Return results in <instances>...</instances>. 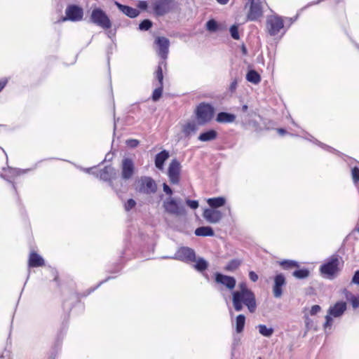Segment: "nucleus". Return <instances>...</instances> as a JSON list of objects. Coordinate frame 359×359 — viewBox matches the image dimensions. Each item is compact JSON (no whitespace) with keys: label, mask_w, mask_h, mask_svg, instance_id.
I'll return each instance as SVG.
<instances>
[{"label":"nucleus","mask_w":359,"mask_h":359,"mask_svg":"<svg viewBox=\"0 0 359 359\" xmlns=\"http://www.w3.org/2000/svg\"><path fill=\"white\" fill-rule=\"evenodd\" d=\"M249 278L252 282H256L258 280V276L254 271H250L249 273Z\"/></svg>","instance_id":"nucleus-46"},{"label":"nucleus","mask_w":359,"mask_h":359,"mask_svg":"<svg viewBox=\"0 0 359 359\" xmlns=\"http://www.w3.org/2000/svg\"><path fill=\"white\" fill-rule=\"evenodd\" d=\"M210 208L217 209L224 205L226 199L224 197L211 198L207 201Z\"/></svg>","instance_id":"nucleus-26"},{"label":"nucleus","mask_w":359,"mask_h":359,"mask_svg":"<svg viewBox=\"0 0 359 359\" xmlns=\"http://www.w3.org/2000/svg\"><path fill=\"white\" fill-rule=\"evenodd\" d=\"M156 77L158 81L159 86L157 87L153 92L152 100L154 102H156L160 99V97L162 95V93H163V71H162V68H161V65H159L158 67V69L156 72Z\"/></svg>","instance_id":"nucleus-19"},{"label":"nucleus","mask_w":359,"mask_h":359,"mask_svg":"<svg viewBox=\"0 0 359 359\" xmlns=\"http://www.w3.org/2000/svg\"><path fill=\"white\" fill-rule=\"evenodd\" d=\"M152 26V22L149 20H144L140 25L139 29L140 30H148Z\"/></svg>","instance_id":"nucleus-38"},{"label":"nucleus","mask_w":359,"mask_h":359,"mask_svg":"<svg viewBox=\"0 0 359 359\" xmlns=\"http://www.w3.org/2000/svg\"><path fill=\"white\" fill-rule=\"evenodd\" d=\"M128 144L132 147H136L139 144V142L137 140H130Z\"/></svg>","instance_id":"nucleus-49"},{"label":"nucleus","mask_w":359,"mask_h":359,"mask_svg":"<svg viewBox=\"0 0 359 359\" xmlns=\"http://www.w3.org/2000/svg\"><path fill=\"white\" fill-rule=\"evenodd\" d=\"M135 189L141 194H151L156 191L157 185L151 177L144 176L137 181Z\"/></svg>","instance_id":"nucleus-5"},{"label":"nucleus","mask_w":359,"mask_h":359,"mask_svg":"<svg viewBox=\"0 0 359 359\" xmlns=\"http://www.w3.org/2000/svg\"><path fill=\"white\" fill-rule=\"evenodd\" d=\"M169 158V153L163 150L158 153L155 158V165L159 170H163L165 161Z\"/></svg>","instance_id":"nucleus-21"},{"label":"nucleus","mask_w":359,"mask_h":359,"mask_svg":"<svg viewBox=\"0 0 359 359\" xmlns=\"http://www.w3.org/2000/svg\"><path fill=\"white\" fill-rule=\"evenodd\" d=\"M136 205V202L135 200L130 198L127 201V202L124 205V208L126 211H129L133 209Z\"/></svg>","instance_id":"nucleus-40"},{"label":"nucleus","mask_w":359,"mask_h":359,"mask_svg":"<svg viewBox=\"0 0 359 359\" xmlns=\"http://www.w3.org/2000/svg\"><path fill=\"white\" fill-rule=\"evenodd\" d=\"M194 262H196V264L194 265V267L198 271L202 272L208 266V263L203 258L200 257L197 259H195Z\"/></svg>","instance_id":"nucleus-32"},{"label":"nucleus","mask_w":359,"mask_h":359,"mask_svg":"<svg viewBox=\"0 0 359 359\" xmlns=\"http://www.w3.org/2000/svg\"><path fill=\"white\" fill-rule=\"evenodd\" d=\"M44 264L43 259L36 252H31L29 258V267H38Z\"/></svg>","instance_id":"nucleus-22"},{"label":"nucleus","mask_w":359,"mask_h":359,"mask_svg":"<svg viewBox=\"0 0 359 359\" xmlns=\"http://www.w3.org/2000/svg\"><path fill=\"white\" fill-rule=\"evenodd\" d=\"M259 332L264 337H270L273 333L272 327H268L265 325L260 324L257 326Z\"/></svg>","instance_id":"nucleus-33"},{"label":"nucleus","mask_w":359,"mask_h":359,"mask_svg":"<svg viewBox=\"0 0 359 359\" xmlns=\"http://www.w3.org/2000/svg\"><path fill=\"white\" fill-rule=\"evenodd\" d=\"M198 126L194 121H190L187 122L182 126V132L186 136H189L196 132Z\"/></svg>","instance_id":"nucleus-24"},{"label":"nucleus","mask_w":359,"mask_h":359,"mask_svg":"<svg viewBox=\"0 0 359 359\" xmlns=\"http://www.w3.org/2000/svg\"><path fill=\"white\" fill-rule=\"evenodd\" d=\"M321 308L318 305H314L311 307L310 310L311 315L313 316L318 313L320 311Z\"/></svg>","instance_id":"nucleus-44"},{"label":"nucleus","mask_w":359,"mask_h":359,"mask_svg":"<svg viewBox=\"0 0 359 359\" xmlns=\"http://www.w3.org/2000/svg\"><path fill=\"white\" fill-rule=\"evenodd\" d=\"M181 171V165L180 163L176 160L173 159L168 168V175L170 179V181L172 184H177L180 181V175Z\"/></svg>","instance_id":"nucleus-14"},{"label":"nucleus","mask_w":359,"mask_h":359,"mask_svg":"<svg viewBox=\"0 0 359 359\" xmlns=\"http://www.w3.org/2000/svg\"><path fill=\"white\" fill-rule=\"evenodd\" d=\"M356 231L359 232V227L356 229Z\"/></svg>","instance_id":"nucleus-59"},{"label":"nucleus","mask_w":359,"mask_h":359,"mask_svg":"<svg viewBox=\"0 0 359 359\" xmlns=\"http://www.w3.org/2000/svg\"><path fill=\"white\" fill-rule=\"evenodd\" d=\"M339 259L337 255L332 256L326 263L320 267L321 273L329 278H332L339 271Z\"/></svg>","instance_id":"nucleus-7"},{"label":"nucleus","mask_w":359,"mask_h":359,"mask_svg":"<svg viewBox=\"0 0 359 359\" xmlns=\"http://www.w3.org/2000/svg\"><path fill=\"white\" fill-rule=\"evenodd\" d=\"M265 5H266L265 0H247L245 7L248 8L249 6V11L247 15L248 20L255 21L262 17Z\"/></svg>","instance_id":"nucleus-4"},{"label":"nucleus","mask_w":359,"mask_h":359,"mask_svg":"<svg viewBox=\"0 0 359 359\" xmlns=\"http://www.w3.org/2000/svg\"><path fill=\"white\" fill-rule=\"evenodd\" d=\"M245 290H250L248 288L245 283L239 284V290L234 291L233 292H244Z\"/></svg>","instance_id":"nucleus-45"},{"label":"nucleus","mask_w":359,"mask_h":359,"mask_svg":"<svg viewBox=\"0 0 359 359\" xmlns=\"http://www.w3.org/2000/svg\"><path fill=\"white\" fill-rule=\"evenodd\" d=\"M352 178L355 184L359 181V168L357 167L352 169Z\"/></svg>","instance_id":"nucleus-41"},{"label":"nucleus","mask_w":359,"mask_h":359,"mask_svg":"<svg viewBox=\"0 0 359 359\" xmlns=\"http://www.w3.org/2000/svg\"><path fill=\"white\" fill-rule=\"evenodd\" d=\"M90 22L104 29L111 27V22L107 15L100 8H95L90 15Z\"/></svg>","instance_id":"nucleus-6"},{"label":"nucleus","mask_w":359,"mask_h":359,"mask_svg":"<svg viewBox=\"0 0 359 359\" xmlns=\"http://www.w3.org/2000/svg\"><path fill=\"white\" fill-rule=\"evenodd\" d=\"M217 2L221 5H226L229 0H216Z\"/></svg>","instance_id":"nucleus-52"},{"label":"nucleus","mask_w":359,"mask_h":359,"mask_svg":"<svg viewBox=\"0 0 359 359\" xmlns=\"http://www.w3.org/2000/svg\"><path fill=\"white\" fill-rule=\"evenodd\" d=\"M217 28H218V25L217 23V22L214 20H210L207 22L206 23V29L211 32H216L217 30Z\"/></svg>","instance_id":"nucleus-37"},{"label":"nucleus","mask_w":359,"mask_h":359,"mask_svg":"<svg viewBox=\"0 0 359 359\" xmlns=\"http://www.w3.org/2000/svg\"><path fill=\"white\" fill-rule=\"evenodd\" d=\"M236 87H237V81L235 80L231 83L230 90L231 91H233L236 88Z\"/></svg>","instance_id":"nucleus-50"},{"label":"nucleus","mask_w":359,"mask_h":359,"mask_svg":"<svg viewBox=\"0 0 359 359\" xmlns=\"http://www.w3.org/2000/svg\"><path fill=\"white\" fill-rule=\"evenodd\" d=\"M203 217L208 222L217 224L222 219L223 215L220 210L210 208L204 210Z\"/></svg>","instance_id":"nucleus-16"},{"label":"nucleus","mask_w":359,"mask_h":359,"mask_svg":"<svg viewBox=\"0 0 359 359\" xmlns=\"http://www.w3.org/2000/svg\"><path fill=\"white\" fill-rule=\"evenodd\" d=\"M292 275L298 279H303L309 276V271L306 269L296 270L293 272Z\"/></svg>","instance_id":"nucleus-34"},{"label":"nucleus","mask_w":359,"mask_h":359,"mask_svg":"<svg viewBox=\"0 0 359 359\" xmlns=\"http://www.w3.org/2000/svg\"><path fill=\"white\" fill-rule=\"evenodd\" d=\"M215 281L226 286L229 290H233L236 286V279L233 277L223 275L221 273H216Z\"/></svg>","instance_id":"nucleus-20"},{"label":"nucleus","mask_w":359,"mask_h":359,"mask_svg":"<svg viewBox=\"0 0 359 359\" xmlns=\"http://www.w3.org/2000/svg\"><path fill=\"white\" fill-rule=\"evenodd\" d=\"M121 170L122 180L125 181L130 180L135 172V166L133 159L128 157L123 158L121 164Z\"/></svg>","instance_id":"nucleus-9"},{"label":"nucleus","mask_w":359,"mask_h":359,"mask_svg":"<svg viewBox=\"0 0 359 359\" xmlns=\"http://www.w3.org/2000/svg\"><path fill=\"white\" fill-rule=\"evenodd\" d=\"M352 282L355 284H357V285H359V271H357L353 278H352Z\"/></svg>","instance_id":"nucleus-47"},{"label":"nucleus","mask_w":359,"mask_h":359,"mask_svg":"<svg viewBox=\"0 0 359 359\" xmlns=\"http://www.w3.org/2000/svg\"><path fill=\"white\" fill-rule=\"evenodd\" d=\"M232 301L236 311H241L243 305L248 307L250 313H254L256 310L255 296L251 290H245L244 292H233Z\"/></svg>","instance_id":"nucleus-1"},{"label":"nucleus","mask_w":359,"mask_h":359,"mask_svg":"<svg viewBox=\"0 0 359 359\" xmlns=\"http://www.w3.org/2000/svg\"><path fill=\"white\" fill-rule=\"evenodd\" d=\"M116 121L115 120L114 121V130L116 129Z\"/></svg>","instance_id":"nucleus-58"},{"label":"nucleus","mask_w":359,"mask_h":359,"mask_svg":"<svg viewBox=\"0 0 359 359\" xmlns=\"http://www.w3.org/2000/svg\"><path fill=\"white\" fill-rule=\"evenodd\" d=\"M150 6L157 15H163L172 7V0H152Z\"/></svg>","instance_id":"nucleus-10"},{"label":"nucleus","mask_w":359,"mask_h":359,"mask_svg":"<svg viewBox=\"0 0 359 359\" xmlns=\"http://www.w3.org/2000/svg\"><path fill=\"white\" fill-rule=\"evenodd\" d=\"M93 175L104 181L109 182L110 186L113 187L112 180L116 178V172L114 168L111 166H106L102 170H100L99 172H93Z\"/></svg>","instance_id":"nucleus-15"},{"label":"nucleus","mask_w":359,"mask_h":359,"mask_svg":"<svg viewBox=\"0 0 359 359\" xmlns=\"http://www.w3.org/2000/svg\"><path fill=\"white\" fill-rule=\"evenodd\" d=\"M217 133L214 130H210L205 133H201L199 137L198 140L202 142H208L215 140L217 137Z\"/></svg>","instance_id":"nucleus-28"},{"label":"nucleus","mask_w":359,"mask_h":359,"mask_svg":"<svg viewBox=\"0 0 359 359\" xmlns=\"http://www.w3.org/2000/svg\"><path fill=\"white\" fill-rule=\"evenodd\" d=\"M266 25L269 34L275 36L283 28V22L281 18L273 15L267 19Z\"/></svg>","instance_id":"nucleus-13"},{"label":"nucleus","mask_w":359,"mask_h":359,"mask_svg":"<svg viewBox=\"0 0 359 359\" xmlns=\"http://www.w3.org/2000/svg\"><path fill=\"white\" fill-rule=\"evenodd\" d=\"M65 14V17L62 19V22L66 20L77 22L83 19V11L78 6L71 5L66 8Z\"/></svg>","instance_id":"nucleus-11"},{"label":"nucleus","mask_w":359,"mask_h":359,"mask_svg":"<svg viewBox=\"0 0 359 359\" xmlns=\"http://www.w3.org/2000/svg\"><path fill=\"white\" fill-rule=\"evenodd\" d=\"M241 264L239 259H232L225 266V270L229 271H233L236 270Z\"/></svg>","instance_id":"nucleus-36"},{"label":"nucleus","mask_w":359,"mask_h":359,"mask_svg":"<svg viewBox=\"0 0 359 359\" xmlns=\"http://www.w3.org/2000/svg\"><path fill=\"white\" fill-rule=\"evenodd\" d=\"M346 303L344 302H338L329 308L327 315L325 316V322L323 325L326 333L328 332V330H331L333 318H340L346 310Z\"/></svg>","instance_id":"nucleus-2"},{"label":"nucleus","mask_w":359,"mask_h":359,"mask_svg":"<svg viewBox=\"0 0 359 359\" xmlns=\"http://www.w3.org/2000/svg\"><path fill=\"white\" fill-rule=\"evenodd\" d=\"M169 258L180 260L185 262L195 261V252L191 248L182 247L178 249L173 257Z\"/></svg>","instance_id":"nucleus-12"},{"label":"nucleus","mask_w":359,"mask_h":359,"mask_svg":"<svg viewBox=\"0 0 359 359\" xmlns=\"http://www.w3.org/2000/svg\"><path fill=\"white\" fill-rule=\"evenodd\" d=\"M186 203L191 209H196L198 207V202L197 201L187 199Z\"/></svg>","instance_id":"nucleus-42"},{"label":"nucleus","mask_w":359,"mask_h":359,"mask_svg":"<svg viewBox=\"0 0 359 359\" xmlns=\"http://www.w3.org/2000/svg\"><path fill=\"white\" fill-rule=\"evenodd\" d=\"M93 169V168H84L83 169V171H85L87 173H91V170ZM94 172H92V174H93Z\"/></svg>","instance_id":"nucleus-53"},{"label":"nucleus","mask_w":359,"mask_h":359,"mask_svg":"<svg viewBox=\"0 0 359 359\" xmlns=\"http://www.w3.org/2000/svg\"><path fill=\"white\" fill-rule=\"evenodd\" d=\"M247 109H248V106H247V105H245H245H243V106L242 107V110H243V111H247Z\"/></svg>","instance_id":"nucleus-55"},{"label":"nucleus","mask_w":359,"mask_h":359,"mask_svg":"<svg viewBox=\"0 0 359 359\" xmlns=\"http://www.w3.org/2000/svg\"><path fill=\"white\" fill-rule=\"evenodd\" d=\"M155 43L158 46V55L163 60H165L168 57L169 51V40L165 37L158 36L156 39Z\"/></svg>","instance_id":"nucleus-17"},{"label":"nucleus","mask_w":359,"mask_h":359,"mask_svg":"<svg viewBox=\"0 0 359 359\" xmlns=\"http://www.w3.org/2000/svg\"><path fill=\"white\" fill-rule=\"evenodd\" d=\"M280 265L284 269H289L294 267H298V263L295 261L292 260H283L280 262Z\"/></svg>","instance_id":"nucleus-35"},{"label":"nucleus","mask_w":359,"mask_h":359,"mask_svg":"<svg viewBox=\"0 0 359 359\" xmlns=\"http://www.w3.org/2000/svg\"><path fill=\"white\" fill-rule=\"evenodd\" d=\"M309 318L308 317H306V323L308 325L309 324Z\"/></svg>","instance_id":"nucleus-57"},{"label":"nucleus","mask_w":359,"mask_h":359,"mask_svg":"<svg viewBox=\"0 0 359 359\" xmlns=\"http://www.w3.org/2000/svg\"><path fill=\"white\" fill-rule=\"evenodd\" d=\"M278 132L280 135H283V134L285 133V130L284 129H283V128L278 129Z\"/></svg>","instance_id":"nucleus-54"},{"label":"nucleus","mask_w":359,"mask_h":359,"mask_svg":"<svg viewBox=\"0 0 359 359\" xmlns=\"http://www.w3.org/2000/svg\"><path fill=\"white\" fill-rule=\"evenodd\" d=\"M195 234L197 236H213L214 231L210 226H201L195 230Z\"/></svg>","instance_id":"nucleus-27"},{"label":"nucleus","mask_w":359,"mask_h":359,"mask_svg":"<svg viewBox=\"0 0 359 359\" xmlns=\"http://www.w3.org/2000/svg\"><path fill=\"white\" fill-rule=\"evenodd\" d=\"M116 5L121 12L130 18H135L140 14V11L136 8L124 6L118 3H116Z\"/></svg>","instance_id":"nucleus-23"},{"label":"nucleus","mask_w":359,"mask_h":359,"mask_svg":"<svg viewBox=\"0 0 359 359\" xmlns=\"http://www.w3.org/2000/svg\"><path fill=\"white\" fill-rule=\"evenodd\" d=\"M13 175H19L21 172L15 168H9Z\"/></svg>","instance_id":"nucleus-51"},{"label":"nucleus","mask_w":359,"mask_h":359,"mask_svg":"<svg viewBox=\"0 0 359 359\" xmlns=\"http://www.w3.org/2000/svg\"><path fill=\"white\" fill-rule=\"evenodd\" d=\"M163 191L167 195H168L169 196H172V190L171 189V188L167 184L164 183L163 184Z\"/></svg>","instance_id":"nucleus-43"},{"label":"nucleus","mask_w":359,"mask_h":359,"mask_svg":"<svg viewBox=\"0 0 359 359\" xmlns=\"http://www.w3.org/2000/svg\"><path fill=\"white\" fill-rule=\"evenodd\" d=\"M286 285L283 274L279 273L273 278V294L276 298H280L283 294L282 287Z\"/></svg>","instance_id":"nucleus-18"},{"label":"nucleus","mask_w":359,"mask_h":359,"mask_svg":"<svg viewBox=\"0 0 359 359\" xmlns=\"http://www.w3.org/2000/svg\"><path fill=\"white\" fill-rule=\"evenodd\" d=\"M245 324V317L243 314L238 315L236 318V331L241 333L243 331Z\"/></svg>","instance_id":"nucleus-30"},{"label":"nucleus","mask_w":359,"mask_h":359,"mask_svg":"<svg viewBox=\"0 0 359 359\" xmlns=\"http://www.w3.org/2000/svg\"><path fill=\"white\" fill-rule=\"evenodd\" d=\"M213 108L208 104H200L196 111V118L200 125H203L211 120L213 116Z\"/></svg>","instance_id":"nucleus-8"},{"label":"nucleus","mask_w":359,"mask_h":359,"mask_svg":"<svg viewBox=\"0 0 359 359\" xmlns=\"http://www.w3.org/2000/svg\"><path fill=\"white\" fill-rule=\"evenodd\" d=\"M163 207L165 212L175 216L186 215V210L180 199L168 196L163 202Z\"/></svg>","instance_id":"nucleus-3"},{"label":"nucleus","mask_w":359,"mask_h":359,"mask_svg":"<svg viewBox=\"0 0 359 359\" xmlns=\"http://www.w3.org/2000/svg\"><path fill=\"white\" fill-rule=\"evenodd\" d=\"M258 359H262L261 358H259Z\"/></svg>","instance_id":"nucleus-60"},{"label":"nucleus","mask_w":359,"mask_h":359,"mask_svg":"<svg viewBox=\"0 0 359 359\" xmlns=\"http://www.w3.org/2000/svg\"><path fill=\"white\" fill-rule=\"evenodd\" d=\"M344 293L345 294L346 299L351 303V305L353 309L359 307V296L356 297L353 295L352 293H351L346 289L344 290Z\"/></svg>","instance_id":"nucleus-29"},{"label":"nucleus","mask_w":359,"mask_h":359,"mask_svg":"<svg viewBox=\"0 0 359 359\" xmlns=\"http://www.w3.org/2000/svg\"><path fill=\"white\" fill-rule=\"evenodd\" d=\"M231 36L233 39L238 40L239 39V34L238 30V27L236 25H233L230 28Z\"/></svg>","instance_id":"nucleus-39"},{"label":"nucleus","mask_w":359,"mask_h":359,"mask_svg":"<svg viewBox=\"0 0 359 359\" xmlns=\"http://www.w3.org/2000/svg\"><path fill=\"white\" fill-rule=\"evenodd\" d=\"M236 120V116L232 114L226 112H219L217 116L216 121L219 123H233Z\"/></svg>","instance_id":"nucleus-25"},{"label":"nucleus","mask_w":359,"mask_h":359,"mask_svg":"<svg viewBox=\"0 0 359 359\" xmlns=\"http://www.w3.org/2000/svg\"><path fill=\"white\" fill-rule=\"evenodd\" d=\"M246 79L254 84H257L259 83L261 78L259 74L255 70H250L247 75Z\"/></svg>","instance_id":"nucleus-31"},{"label":"nucleus","mask_w":359,"mask_h":359,"mask_svg":"<svg viewBox=\"0 0 359 359\" xmlns=\"http://www.w3.org/2000/svg\"><path fill=\"white\" fill-rule=\"evenodd\" d=\"M238 344V341H236V339H234V342L233 344V346H236Z\"/></svg>","instance_id":"nucleus-56"},{"label":"nucleus","mask_w":359,"mask_h":359,"mask_svg":"<svg viewBox=\"0 0 359 359\" xmlns=\"http://www.w3.org/2000/svg\"><path fill=\"white\" fill-rule=\"evenodd\" d=\"M138 7L140 9L144 10L147 8V3L144 1H141L138 3Z\"/></svg>","instance_id":"nucleus-48"}]
</instances>
